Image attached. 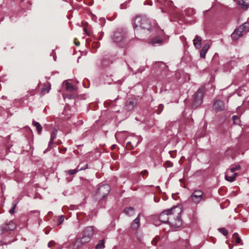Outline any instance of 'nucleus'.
Listing matches in <instances>:
<instances>
[{
  "mask_svg": "<svg viewBox=\"0 0 249 249\" xmlns=\"http://www.w3.org/2000/svg\"><path fill=\"white\" fill-rule=\"evenodd\" d=\"M133 27L136 29L139 27L142 29L151 31L154 28H156L158 25L153 21L151 22L150 19L145 16H137L133 20Z\"/></svg>",
  "mask_w": 249,
  "mask_h": 249,
  "instance_id": "nucleus-1",
  "label": "nucleus"
},
{
  "mask_svg": "<svg viewBox=\"0 0 249 249\" xmlns=\"http://www.w3.org/2000/svg\"><path fill=\"white\" fill-rule=\"evenodd\" d=\"M168 212L169 213L168 223L172 228L175 229L180 227L182 225V220L180 215L182 210L176 206L168 209Z\"/></svg>",
  "mask_w": 249,
  "mask_h": 249,
  "instance_id": "nucleus-2",
  "label": "nucleus"
},
{
  "mask_svg": "<svg viewBox=\"0 0 249 249\" xmlns=\"http://www.w3.org/2000/svg\"><path fill=\"white\" fill-rule=\"evenodd\" d=\"M93 235V229L91 226L86 227L83 231V234L81 237L76 239L74 247L76 249L81 248L82 246L89 242Z\"/></svg>",
  "mask_w": 249,
  "mask_h": 249,
  "instance_id": "nucleus-3",
  "label": "nucleus"
},
{
  "mask_svg": "<svg viewBox=\"0 0 249 249\" xmlns=\"http://www.w3.org/2000/svg\"><path fill=\"white\" fill-rule=\"evenodd\" d=\"M204 93V89L203 88H199L193 95V102L192 104V107L195 109L203 102V99Z\"/></svg>",
  "mask_w": 249,
  "mask_h": 249,
  "instance_id": "nucleus-4",
  "label": "nucleus"
},
{
  "mask_svg": "<svg viewBox=\"0 0 249 249\" xmlns=\"http://www.w3.org/2000/svg\"><path fill=\"white\" fill-rule=\"evenodd\" d=\"M189 199L194 203L198 204L206 199L203 192L201 190H195L189 196Z\"/></svg>",
  "mask_w": 249,
  "mask_h": 249,
  "instance_id": "nucleus-5",
  "label": "nucleus"
},
{
  "mask_svg": "<svg viewBox=\"0 0 249 249\" xmlns=\"http://www.w3.org/2000/svg\"><path fill=\"white\" fill-rule=\"evenodd\" d=\"M111 37L114 42H120L126 38V33L123 29H117L114 32Z\"/></svg>",
  "mask_w": 249,
  "mask_h": 249,
  "instance_id": "nucleus-6",
  "label": "nucleus"
},
{
  "mask_svg": "<svg viewBox=\"0 0 249 249\" xmlns=\"http://www.w3.org/2000/svg\"><path fill=\"white\" fill-rule=\"evenodd\" d=\"M111 188L108 184H103L100 185L97 190V194L102 198H105L110 192Z\"/></svg>",
  "mask_w": 249,
  "mask_h": 249,
  "instance_id": "nucleus-7",
  "label": "nucleus"
},
{
  "mask_svg": "<svg viewBox=\"0 0 249 249\" xmlns=\"http://www.w3.org/2000/svg\"><path fill=\"white\" fill-rule=\"evenodd\" d=\"M138 103V99L136 98H129L126 102L124 108L127 111H132Z\"/></svg>",
  "mask_w": 249,
  "mask_h": 249,
  "instance_id": "nucleus-8",
  "label": "nucleus"
},
{
  "mask_svg": "<svg viewBox=\"0 0 249 249\" xmlns=\"http://www.w3.org/2000/svg\"><path fill=\"white\" fill-rule=\"evenodd\" d=\"M213 109L216 112H220L225 109V104L223 101L217 100L213 104Z\"/></svg>",
  "mask_w": 249,
  "mask_h": 249,
  "instance_id": "nucleus-9",
  "label": "nucleus"
},
{
  "mask_svg": "<svg viewBox=\"0 0 249 249\" xmlns=\"http://www.w3.org/2000/svg\"><path fill=\"white\" fill-rule=\"evenodd\" d=\"M16 228V225L12 221H10L8 223H5L3 224L1 227V229L2 232L5 231H12L15 229Z\"/></svg>",
  "mask_w": 249,
  "mask_h": 249,
  "instance_id": "nucleus-10",
  "label": "nucleus"
},
{
  "mask_svg": "<svg viewBox=\"0 0 249 249\" xmlns=\"http://www.w3.org/2000/svg\"><path fill=\"white\" fill-rule=\"evenodd\" d=\"M168 209L164 210L162 212H161L159 217V219L160 221L164 223H168L169 222V217H168Z\"/></svg>",
  "mask_w": 249,
  "mask_h": 249,
  "instance_id": "nucleus-11",
  "label": "nucleus"
},
{
  "mask_svg": "<svg viewBox=\"0 0 249 249\" xmlns=\"http://www.w3.org/2000/svg\"><path fill=\"white\" fill-rule=\"evenodd\" d=\"M140 215L141 214L139 213L137 217L131 223V228L132 229L136 230L139 228L140 225Z\"/></svg>",
  "mask_w": 249,
  "mask_h": 249,
  "instance_id": "nucleus-12",
  "label": "nucleus"
},
{
  "mask_svg": "<svg viewBox=\"0 0 249 249\" xmlns=\"http://www.w3.org/2000/svg\"><path fill=\"white\" fill-rule=\"evenodd\" d=\"M210 48V44L209 43H206L203 46L202 49L200 52V57L202 58H205L206 54Z\"/></svg>",
  "mask_w": 249,
  "mask_h": 249,
  "instance_id": "nucleus-13",
  "label": "nucleus"
},
{
  "mask_svg": "<svg viewBox=\"0 0 249 249\" xmlns=\"http://www.w3.org/2000/svg\"><path fill=\"white\" fill-rule=\"evenodd\" d=\"M201 41L202 38L200 36L196 35L193 40V44L196 49H199L200 48Z\"/></svg>",
  "mask_w": 249,
  "mask_h": 249,
  "instance_id": "nucleus-14",
  "label": "nucleus"
},
{
  "mask_svg": "<svg viewBox=\"0 0 249 249\" xmlns=\"http://www.w3.org/2000/svg\"><path fill=\"white\" fill-rule=\"evenodd\" d=\"M162 40L158 37L152 38L150 41L151 44L154 46H159L162 44Z\"/></svg>",
  "mask_w": 249,
  "mask_h": 249,
  "instance_id": "nucleus-15",
  "label": "nucleus"
},
{
  "mask_svg": "<svg viewBox=\"0 0 249 249\" xmlns=\"http://www.w3.org/2000/svg\"><path fill=\"white\" fill-rule=\"evenodd\" d=\"M238 4L244 9L249 7V0H237Z\"/></svg>",
  "mask_w": 249,
  "mask_h": 249,
  "instance_id": "nucleus-16",
  "label": "nucleus"
},
{
  "mask_svg": "<svg viewBox=\"0 0 249 249\" xmlns=\"http://www.w3.org/2000/svg\"><path fill=\"white\" fill-rule=\"evenodd\" d=\"M57 131L56 129H53L52 132L51 133L50 140L49 142L50 146L51 145L53 146L54 141L56 138L57 136Z\"/></svg>",
  "mask_w": 249,
  "mask_h": 249,
  "instance_id": "nucleus-17",
  "label": "nucleus"
},
{
  "mask_svg": "<svg viewBox=\"0 0 249 249\" xmlns=\"http://www.w3.org/2000/svg\"><path fill=\"white\" fill-rule=\"evenodd\" d=\"M243 35V34L239 31H238V30L237 29H235L233 33L231 34V37L233 40H236L238 39L240 37L242 36Z\"/></svg>",
  "mask_w": 249,
  "mask_h": 249,
  "instance_id": "nucleus-18",
  "label": "nucleus"
},
{
  "mask_svg": "<svg viewBox=\"0 0 249 249\" xmlns=\"http://www.w3.org/2000/svg\"><path fill=\"white\" fill-rule=\"evenodd\" d=\"M124 212L126 215L129 216H131L135 213V210L133 207H131L125 208Z\"/></svg>",
  "mask_w": 249,
  "mask_h": 249,
  "instance_id": "nucleus-19",
  "label": "nucleus"
},
{
  "mask_svg": "<svg viewBox=\"0 0 249 249\" xmlns=\"http://www.w3.org/2000/svg\"><path fill=\"white\" fill-rule=\"evenodd\" d=\"M33 125L36 127V130L38 134H41L42 130V127L39 123L36 122L34 119L32 121Z\"/></svg>",
  "mask_w": 249,
  "mask_h": 249,
  "instance_id": "nucleus-20",
  "label": "nucleus"
},
{
  "mask_svg": "<svg viewBox=\"0 0 249 249\" xmlns=\"http://www.w3.org/2000/svg\"><path fill=\"white\" fill-rule=\"evenodd\" d=\"M65 86L66 87V90L69 91L73 92L76 90L75 88H74V87L71 83L68 81H65Z\"/></svg>",
  "mask_w": 249,
  "mask_h": 249,
  "instance_id": "nucleus-21",
  "label": "nucleus"
},
{
  "mask_svg": "<svg viewBox=\"0 0 249 249\" xmlns=\"http://www.w3.org/2000/svg\"><path fill=\"white\" fill-rule=\"evenodd\" d=\"M237 175V173H234L232 175V176H228L227 175H226L225 176V179L226 180L229 181V182H233L235 179V178L236 177Z\"/></svg>",
  "mask_w": 249,
  "mask_h": 249,
  "instance_id": "nucleus-22",
  "label": "nucleus"
},
{
  "mask_svg": "<svg viewBox=\"0 0 249 249\" xmlns=\"http://www.w3.org/2000/svg\"><path fill=\"white\" fill-rule=\"evenodd\" d=\"M78 172H79L78 167H77L76 168H75L74 169H71V170H66L65 171V173L66 175H72L75 174L76 173H77Z\"/></svg>",
  "mask_w": 249,
  "mask_h": 249,
  "instance_id": "nucleus-23",
  "label": "nucleus"
},
{
  "mask_svg": "<svg viewBox=\"0 0 249 249\" xmlns=\"http://www.w3.org/2000/svg\"><path fill=\"white\" fill-rule=\"evenodd\" d=\"M105 242L104 240H100L99 243L95 247V249H103L105 248Z\"/></svg>",
  "mask_w": 249,
  "mask_h": 249,
  "instance_id": "nucleus-24",
  "label": "nucleus"
},
{
  "mask_svg": "<svg viewBox=\"0 0 249 249\" xmlns=\"http://www.w3.org/2000/svg\"><path fill=\"white\" fill-rule=\"evenodd\" d=\"M84 163L83 162H80L78 165L77 167H78L79 171L85 170L88 168V164L87 163L85 164L83 166L81 165Z\"/></svg>",
  "mask_w": 249,
  "mask_h": 249,
  "instance_id": "nucleus-25",
  "label": "nucleus"
},
{
  "mask_svg": "<svg viewBox=\"0 0 249 249\" xmlns=\"http://www.w3.org/2000/svg\"><path fill=\"white\" fill-rule=\"evenodd\" d=\"M232 236H233V237L235 238V242L236 244H242L241 239L238 236V234L237 233H236V232L234 233Z\"/></svg>",
  "mask_w": 249,
  "mask_h": 249,
  "instance_id": "nucleus-26",
  "label": "nucleus"
},
{
  "mask_svg": "<svg viewBox=\"0 0 249 249\" xmlns=\"http://www.w3.org/2000/svg\"><path fill=\"white\" fill-rule=\"evenodd\" d=\"M241 26L244 30L245 33H248L249 32V23L245 22L241 25Z\"/></svg>",
  "mask_w": 249,
  "mask_h": 249,
  "instance_id": "nucleus-27",
  "label": "nucleus"
},
{
  "mask_svg": "<svg viewBox=\"0 0 249 249\" xmlns=\"http://www.w3.org/2000/svg\"><path fill=\"white\" fill-rule=\"evenodd\" d=\"M241 168V166L239 164L235 165L234 167H231L229 171L231 173H233L235 171L238 170Z\"/></svg>",
  "mask_w": 249,
  "mask_h": 249,
  "instance_id": "nucleus-28",
  "label": "nucleus"
},
{
  "mask_svg": "<svg viewBox=\"0 0 249 249\" xmlns=\"http://www.w3.org/2000/svg\"><path fill=\"white\" fill-rule=\"evenodd\" d=\"M231 119L233 120L234 124H240V121L239 118L237 115L232 116Z\"/></svg>",
  "mask_w": 249,
  "mask_h": 249,
  "instance_id": "nucleus-29",
  "label": "nucleus"
},
{
  "mask_svg": "<svg viewBox=\"0 0 249 249\" xmlns=\"http://www.w3.org/2000/svg\"><path fill=\"white\" fill-rule=\"evenodd\" d=\"M18 203V201H15L13 203V207L11 208V209L9 210V213L11 214H13L15 213V209L17 207V205Z\"/></svg>",
  "mask_w": 249,
  "mask_h": 249,
  "instance_id": "nucleus-30",
  "label": "nucleus"
},
{
  "mask_svg": "<svg viewBox=\"0 0 249 249\" xmlns=\"http://www.w3.org/2000/svg\"><path fill=\"white\" fill-rule=\"evenodd\" d=\"M218 231L225 236H226L228 233V231L224 228H219Z\"/></svg>",
  "mask_w": 249,
  "mask_h": 249,
  "instance_id": "nucleus-31",
  "label": "nucleus"
},
{
  "mask_svg": "<svg viewBox=\"0 0 249 249\" xmlns=\"http://www.w3.org/2000/svg\"><path fill=\"white\" fill-rule=\"evenodd\" d=\"M164 106L163 104H160L158 107V109L157 110V113L158 114H160L163 109Z\"/></svg>",
  "mask_w": 249,
  "mask_h": 249,
  "instance_id": "nucleus-32",
  "label": "nucleus"
},
{
  "mask_svg": "<svg viewBox=\"0 0 249 249\" xmlns=\"http://www.w3.org/2000/svg\"><path fill=\"white\" fill-rule=\"evenodd\" d=\"M64 216L62 215L60 216L57 220L58 224V225L61 224L63 223V222L64 221Z\"/></svg>",
  "mask_w": 249,
  "mask_h": 249,
  "instance_id": "nucleus-33",
  "label": "nucleus"
},
{
  "mask_svg": "<svg viewBox=\"0 0 249 249\" xmlns=\"http://www.w3.org/2000/svg\"><path fill=\"white\" fill-rule=\"evenodd\" d=\"M53 145H51L50 146H49V143H48V147L47 148H46L43 152V153L45 154L47 152L50 151L53 147Z\"/></svg>",
  "mask_w": 249,
  "mask_h": 249,
  "instance_id": "nucleus-34",
  "label": "nucleus"
},
{
  "mask_svg": "<svg viewBox=\"0 0 249 249\" xmlns=\"http://www.w3.org/2000/svg\"><path fill=\"white\" fill-rule=\"evenodd\" d=\"M141 174L143 176H147L148 175V172L147 170H144L141 172Z\"/></svg>",
  "mask_w": 249,
  "mask_h": 249,
  "instance_id": "nucleus-35",
  "label": "nucleus"
},
{
  "mask_svg": "<svg viewBox=\"0 0 249 249\" xmlns=\"http://www.w3.org/2000/svg\"><path fill=\"white\" fill-rule=\"evenodd\" d=\"M238 30V31H239V32L241 31V32L243 34L244 33H245V31H244V29L243 28V27L241 26V25H240L239 27H238L237 28Z\"/></svg>",
  "mask_w": 249,
  "mask_h": 249,
  "instance_id": "nucleus-36",
  "label": "nucleus"
},
{
  "mask_svg": "<svg viewBox=\"0 0 249 249\" xmlns=\"http://www.w3.org/2000/svg\"><path fill=\"white\" fill-rule=\"evenodd\" d=\"M53 244H54V242L52 241H50V242H49V243L48 244V246L49 247H50Z\"/></svg>",
  "mask_w": 249,
  "mask_h": 249,
  "instance_id": "nucleus-37",
  "label": "nucleus"
},
{
  "mask_svg": "<svg viewBox=\"0 0 249 249\" xmlns=\"http://www.w3.org/2000/svg\"><path fill=\"white\" fill-rule=\"evenodd\" d=\"M151 243L152 245H156V242L154 240H153L152 241H151Z\"/></svg>",
  "mask_w": 249,
  "mask_h": 249,
  "instance_id": "nucleus-38",
  "label": "nucleus"
},
{
  "mask_svg": "<svg viewBox=\"0 0 249 249\" xmlns=\"http://www.w3.org/2000/svg\"><path fill=\"white\" fill-rule=\"evenodd\" d=\"M46 92L48 93V92H49V89H42V91H46Z\"/></svg>",
  "mask_w": 249,
  "mask_h": 249,
  "instance_id": "nucleus-39",
  "label": "nucleus"
},
{
  "mask_svg": "<svg viewBox=\"0 0 249 249\" xmlns=\"http://www.w3.org/2000/svg\"><path fill=\"white\" fill-rule=\"evenodd\" d=\"M101 36L99 38V39H101L102 37L104 35V33L103 32H101Z\"/></svg>",
  "mask_w": 249,
  "mask_h": 249,
  "instance_id": "nucleus-40",
  "label": "nucleus"
},
{
  "mask_svg": "<svg viewBox=\"0 0 249 249\" xmlns=\"http://www.w3.org/2000/svg\"><path fill=\"white\" fill-rule=\"evenodd\" d=\"M75 45L76 46H79L80 45V42H75Z\"/></svg>",
  "mask_w": 249,
  "mask_h": 249,
  "instance_id": "nucleus-41",
  "label": "nucleus"
},
{
  "mask_svg": "<svg viewBox=\"0 0 249 249\" xmlns=\"http://www.w3.org/2000/svg\"><path fill=\"white\" fill-rule=\"evenodd\" d=\"M64 152H65V151L67 150V148H65L64 149Z\"/></svg>",
  "mask_w": 249,
  "mask_h": 249,
  "instance_id": "nucleus-42",
  "label": "nucleus"
},
{
  "mask_svg": "<svg viewBox=\"0 0 249 249\" xmlns=\"http://www.w3.org/2000/svg\"><path fill=\"white\" fill-rule=\"evenodd\" d=\"M117 99H118V98H117L116 99H115L114 101H116Z\"/></svg>",
  "mask_w": 249,
  "mask_h": 249,
  "instance_id": "nucleus-43",
  "label": "nucleus"
},
{
  "mask_svg": "<svg viewBox=\"0 0 249 249\" xmlns=\"http://www.w3.org/2000/svg\"><path fill=\"white\" fill-rule=\"evenodd\" d=\"M157 1L159 2V1H160V0H157Z\"/></svg>",
  "mask_w": 249,
  "mask_h": 249,
  "instance_id": "nucleus-44",
  "label": "nucleus"
}]
</instances>
